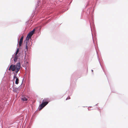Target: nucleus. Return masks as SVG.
I'll use <instances>...</instances> for the list:
<instances>
[{
    "label": "nucleus",
    "instance_id": "f03ea898",
    "mask_svg": "<svg viewBox=\"0 0 128 128\" xmlns=\"http://www.w3.org/2000/svg\"><path fill=\"white\" fill-rule=\"evenodd\" d=\"M35 31V29H34L33 30L30 32L26 38V40L25 41V42H26V51H28V46H29V39L31 38L32 36L34 33Z\"/></svg>",
    "mask_w": 128,
    "mask_h": 128
},
{
    "label": "nucleus",
    "instance_id": "39448f33",
    "mask_svg": "<svg viewBox=\"0 0 128 128\" xmlns=\"http://www.w3.org/2000/svg\"><path fill=\"white\" fill-rule=\"evenodd\" d=\"M15 78H16V80L15 81V83L16 84H18V82H19V79L18 78H17L16 76H14V79H15Z\"/></svg>",
    "mask_w": 128,
    "mask_h": 128
},
{
    "label": "nucleus",
    "instance_id": "9d476101",
    "mask_svg": "<svg viewBox=\"0 0 128 128\" xmlns=\"http://www.w3.org/2000/svg\"><path fill=\"white\" fill-rule=\"evenodd\" d=\"M44 100H45V101H46V100H43V101H44Z\"/></svg>",
    "mask_w": 128,
    "mask_h": 128
},
{
    "label": "nucleus",
    "instance_id": "f257e3e1",
    "mask_svg": "<svg viewBox=\"0 0 128 128\" xmlns=\"http://www.w3.org/2000/svg\"><path fill=\"white\" fill-rule=\"evenodd\" d=\"M21 67L20 63L18 62L16 65L12 64L10 66L8 70H12V71H15L16 73L17 74L19 70Z\"/></svg>",
    "mask_w": 128,
    "mask_h": 128
},
{
    "label": "nucleus",
    "instance_id": "0eeeda50",
    "mask_svg": "<svg viewBox=\"0 0 128 128\" xmlns=\"http://www.w3.org/2000/svg\"><path fill=\"white\" fill-rule=\"evenodd\" d=\"M18 56L17 55H15V57L14 59V62H16L17 61V60L18 59Z\"/></svg>",
    "mask_w": 128,
    "mask_h": 128
},
{
    "label": "nucleus",
    "instance_id": "1a4fd4ad",
    "mask_svg": "<svg viewBox=\"0 0 128 128\" xmlns=\"http://www.w3.org/2000/svg\"><path fill=\"white\" fill-rule=\"evenodd\" d=\"M70 99V97H68L66 99V100H69Z\"/></svg>",
    "mask_w": 128,
    "mask_h": 128
},
{
    "label": "nucleus",
    "instance_id": "6e6552de",
    "mask_svg": "<svg viewBox=\"0 0 128 128\" xmlns=\"http://www.w3.org/2000/svg\"><path fill=\"white\" fill-rule=\"evenodd\" d=\"M19 52V50L18 48L17 49V50L16 51V53L15 55H17V54H18V53Z\"/></svg>",
    "mask_w": 128,
    "mask_h": 128
},
{
    "label": "nucleus",
    "instance_id": "20e7f679",
    "mask_svg": "<svg viewBox=\"0 0 128 128\" xmlns=\"http://www.w3.org/2000/svg\"><path fill=\"white\" fill-rule=\"evenodd\" d=\"M23 38H24L23 36H22L20 40V41L19 42V45L20 46H21L22 44V41L23 40Z\"/></svg>",
    "mask_w": 128,
    "mask_h": 128
},
{
    "label": "nucleus",
    "instance_id": "423d86ee",
    "mask_svg": "<svg viewBox=\"0 0 128 128\" xmlns=\"http://www.w3.org/2000/svg\"><path fill=\"white\" fill-rule=\"evenodd\" d=\"M28 99V97H22V100L24 101H26Z\"/></svg>",
    "mask_w": 128,
    "mask_h": 128
},
{
    "label": "nucleus",
    "instance_id": "7ed1b4c3",
    "mask_svg": "<svg viewBox=\"0 0 128 128\" xmlns=\"http://www.w3.org/2000/svg\"><path fill=\"white\" fill-rule=\"evenodd\" d=\"M48 102H42L40 106L39 110H41L43 107H44L46 105L48 104Z\"/></svg>",
    "mask_w": 128,
    "mask_h": 128
}]
</instances>
